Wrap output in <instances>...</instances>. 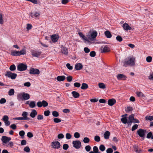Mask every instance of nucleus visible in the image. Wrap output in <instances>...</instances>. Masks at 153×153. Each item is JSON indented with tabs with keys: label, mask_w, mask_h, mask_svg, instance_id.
Returning <instances> with one entry per match:
<instances>
[{
	"label": "nucleus",
	"mask_w": 153,
	"mask_h": 153,
	"mask_svg": "<svg viewBox=\"0 0 153 153\" xmlns=\"http://www.w3.org/2000/svg\"><path fill=\"white\" fill-rule=\"evenodd\" d=\"M146 133V130L142 129H139L137 131V133L138 135L143 139L145 136V134Z\"/></svg>",
	"instance_id": "nucleus-6"
},
{
	"label": "nucleus",
	"mask_w": 153,
	"mask_h": 153,
	"mask_svg": "<svg viewBox=\"0 0 153 153\" xmlns=\"http://www.w3.org/2000/svg\"><path fill=\"white\" fill-rule=\"evenodd\" d=\"M99 149L101 151L103 152L105 150V148L104 145H101L99 146Z\"/></svg>",
	"instance_id": "nucleus-40"
},
{
	"label": "nucleus",
	"mask_w": 153,
	"mask_h": 153,
	"mask_svg": "<svg viewBox=\"0 0 153 153\" xmlns=\"http://www.w3.org/2000/svg\"><path fill=\"white\" fill-rule=\"evenodd\" d=\"M138 127V125L137 124H135L132 127L131 130L132 131H134L137 129Z\"/></svg>",
	"instance_id": "nucleus-57"
},
{
	"label": "nucleus",
	"mask_w": 153,
	"mask_h": 153,
	"mask_svg": "<svg viewBox=\"0 0 153 153\" xmlns=\"http://www.w3.org/2000/svg\"><path fill=\"white\" fill-rule=\"evenodd\" d=\"M51 146L54 149H58L60 147V144L58 141L53 142L52 143Z\"/></svg>",
	"instance_id": "nucleus-10"
},
{
	"label": "nucleus",
	"mask_w": 153,
	"mask_h": 153,
	"mask_svg": "<svg viewBox=\"0 0 153 153\" xmlns=\"http://www.w3.org/2000/svg\"><path fill=\"white\" fill-rule=\"evenodd\" d=\"M116 39L117 41L120 42H121L123 40V38L120 36H117L116 37Z\"/></svg>",
	"instance_id": "nucleus-52"
},
{
	"label": "nucleus",
	"mask_w": 153,
	"mask_h": 153,
	"mask_svg": "<svg viewBox=\"0 0 153 153\" xmlns=\"http://www.w3.org/2000/svg\"><path fill=\"white\" fill-rule=\"evenodd\" d=\"M53 121L56 123H58L61 122V120L58 118H55L53 119Z\"/></svg>",
	"instance_id": "nucleus-45"
},
{
	"label": "nucleus",
	"mask_w": 153,
	"mask_h": 153,
	"mask_svg": "<svg viewBox=\"0 0 153 153\" xmlns=\"http://www.w3.org/2000/svg\"><path fill=\"white\" fill-rule=\"evenodd\" d=\"M81 84L78 82H75L74 84V86L75 87L79 88L80 87Z\"/></svg>",
	"instance_id": "nucleus-63"
},
{
	"label": "nucleus",
	"mask_w": 153,
	"mask_h": 153,
	"mask_svg": "<svg viewBox=\"0 0 153 153\" xmlns=\"http://www.w3.org/2000/svg\"><path fill=\"white\" fill-rule=\"evenodd\" d=\"M101 52L102 53L108 52L110 51L109 48L106 45L102 46L101 48Z\"/></svg>",
	"instance_id": "nucleus-12"
},
{
	"label": "nucleus",
	"mask_w": 153,
	"mask_h": 153,
	"mask_svg": "<svg viewBox=\"0 0 153 153\" xmlns=\"http://www.w3.org/2000/svg\"><path fill=\"white\" fill-rule=\"evenodd\" d=\"M5 145L8 147H12L13 146V143L12 142L10 141L7 144Z\"/></svg>",
	"instance_id": "nucleus-41"
},
{
	"label": "nucleus",
	"mask_w": 153,
	"mask_h": 153,
	"mask_svg": "<svg viewBox=\"0 0 153 153\" xmlns=\"http://www.w3.org/2000/svg\"><path fill=\"white\" fill-rule=\"evenodd\" d=\"M113 150L111 148H109L107 149L106 150L107 153H112Z\"/></svg>",
	"instance_id": "nucleus-64"
},
{
	"label": "nucleus",
	"mask_w": 153,
	"mask_h": 153,
	"mask_svg": "<svg viewBox=\"0 0 153 153\" xmlns=\"http://www.w3.org/2000/svg\"><path fill=\"white\" fill-rule=\"evenodd\" d=\"M29 107L32 108H34L36 106L35 102L34 101H31L29 104Z\"/></svg>",
	"instance_id": "nucleus-30"
},
{
	"label": "nucleus",
	"mask_w": 153,
	"mask_h": 153,
	"mask_svg": "<svg viewBox=\"0 0 153 153\" xmlns=\"http://www.w3.org/2000/svg\"><path fill=\"white\" fill-rule=\"evenodd\" d=\"M5 75L9 78H10L11 79H15L17 75L16 74L12 73L10 71H7L5 73Z\"/></svg>",
	"instance_id": "nucleus-4"
},
{
	"label": "nucleus",
	"mask_w": 153,
	"mask_h": 153,
	"mask_svg": "<svg viewBox=\"0 0 153 153\" xmlns=\"http://www.w3.org/2000/svg\"><path fill=\"white\" fill-rule=\"evenodd\" d=\"M145 119L146 120L152 121L153 120V117L152 116H147L145 117Z\"/></svg>",
	"instance_id": "nucleus-42"
},
{
	"label": "nucleus",
	"mask_w": 153,
	"mask_h": 153,
	"mask_svg": "<svg viewBox=\"0 0 153 153\" xmlns=\"http://www.w3.org/2000/svg\"><path fill=\"white\" fill-rule=\"evenodd\" d=\"M71 135L69 133H67L66 134V138L68 140L70 139L71 137Z\"/></svg>",
	"instance_id": "nucleus-53"
},
{
	"label": "nucleus",
	"mask_w": 153,
	"mask_h": 153,
	"mask_svg": "<svg viewBox=\"0 0 153 153\" xmlns=\"http://www.w3.org/2000/svg\"><path fill=\"white\" fill-rule=\"evenodd\" d=\"M97 33L96 31H93L90 32L88 34L87 36L88 39L91 41H93L97 37Z\"/></svg>",
	"instance_id": "nucleus-3"
},
{
	"label": "nucleus",
	"mask_w": 153,
	"mask_h": 153,
	"mask_svg": "<svg viewBox=\"0 0 153 153\" xmlns=\"http://www.w3.org/2000/svg\"><path fill=\"white\" fill-rule=\"evenodd\" d=\"M134 151L136 152L140 153L142 152V150L137 146H134Z\"/></svg>",
	"instance_id": "nucleus-27"
},
{
	"label": "nucleus",
	"mask_w": 153,
	"mask_h": 153,
	"mask_svg": "<svg viewBox=\"0 0 153 153\" xmlns=\"http://www.w3.org/2000/svg\"><path fill=\"white\" fill-rule=\"evenodd\" d=\"M117 77L118 80H125L127 78L125 75L122 74H118L117 76Z\"/></svg>",
	"instance_id": "nucleus-13"
},
{
	"label": "nucleus",
	"mask_w": 153,
	"mask_h": 153,
	"mask_svg": "<svg viewBox=\"0 0 153 153\" xmlns=\"http://www.w3.org/2000/svg\"><path fill=\"white\" fill-rule=\"evenodd\" d=\"M71 94L73 95L74 97L75 98H78L80 96V95L77 92L74 91L71 92Z\"/></svg>",
	"instance_id": "nucleus-22"
},
{
	"label": "nucleus",
	"mask_w": 153,
	"mask_h": 153,
	"mask_svg": "<svg viewBox=\"0 0 153 153\" xmlns=\"http://www.w3.org/2000/svg\"><path fill=\"white\" fill-rule=\"evenodd\" d=\"M16 69L15 65H11L9 69L11 71H13Z\"/></svg>",
	"instance_id": "nucleus-44"
},
{
	"label": "nucleus",
	"mask_w": 153,
	"mask_h": 153,
	"mask_svg": "<svg viewBox=\"0 0 153 153\" xmlns=\"http://www.w3.org/2000/svg\"><path fill=\"white\" fill-rule=\"evenodd\" d=\"M69 147L68 145L67 144H64L63 146V149L64 150H67Z\"/></svg>",
	"instance_id": "nucleus-55"
},
{
	"label": "nucleus",
	"mask_w": 153,
	"mask_h": 153,
	"mask_svg": "<svg viewBox=\"0 0 153 153\" xmlns=\"http://www.w3.org/2000/svg\"><path fill=\"white\" fill-rule=\"evenodd\" d=\"M58 36L56 35H52L51 38L53 42H55L58 40Z\"/></svg>",
	"instance_id": "nucleus-18"
},
{
	"label": "nucleus",
	"mask_w": 153,
	"mask_h": 153,
	"mask_svg": "<svg viewBox=\"0 0 153 153\" xmlns=\"http://www.w3.org/2000/svg\"><path fill=\"white\" fill-rule=\"evenodd\" d=\"M93 150L94 153H100V152H99L98 148L97 146H94Z\"/></svg>",
	"instance_id": "nucleus-37"
},
{
	"label": "nucleus",
	"mask_w": 153,
	"mask_h": 153,
	"mask_svg": "<svg viewBox=\"0 0 153 153\" xmlns=\"http://www.w3.org/2000/svg\"><path fill=\"white\" fill-rule=\"evenodd\" d=\"M6 101V100L5 98H2L0 100V103L1 104L4 103Z\"/></svg>",
	"instance_id": "nucleus-58"
},
{
	"label": "nucleus",
	"mask_w": 153,
	"mask_h": 153,
	"mask_svg": "<svg viewBox=\"0 0 153 153\" xmlns=\"http://www.w3.org/2000/svg\"><path fill=\"white\" fill-rule=\"evenodd\" d=\"M73 146L76 149H79L81 146V143L78 140L74 141L72 142Z\"/></svg>",
	"instance_id": "nucleus-8"
},
{
	"label": "nucleus",
	"mask_w": 153,
	"mask_h": 153,
	"mask_svg": "<svg viewBox=\"0 0 153 153\" xmlns=\"http://www.w3.org/2000/svg\"><path fill=\"white\" fill-rule=\"evenodd\" d=\"M116 102L115 99H111L108 100V104L110 106H112Z\"/></svg>",
	"instance_id": "nucleus-17"
},
{
	"label": "nucleus",
	"mask_w": 153,
	"mask_h": 153,
	"mask_svg": "<svg viewBox=\"0 0 153 153\" xmlns=\"http://www.w3.org/2000/svg\"><path fill=\"white\" fill-rule=\"evenodd\" d=\"M40 15L39 13L35 12L34 13H31L30 16L33 18H37L39 17Z\"/></svg>",
	"instance_id": "nucleus-16"
},
{
	"label": "nucleus",
	"mask_w": 153,
	"mask_h": 153,
	"mask_svg": "<svg viewBox=\"0 0 153 153\" xmlns=\"http://www.w3.org/2000/svg\"><path fill=\"white\" fill-rule=\"evenodd\" d=\"M94 140L96 142H99L100 140V137L96 135L94 137Z\"/></svg>",
	"instance_id": "nucleus-47"
},
{
	"label": "nucleus",
	"mask_w": 153,
	"mask_h": 153,
	"mask_svg": "<svg viewBox=\"0 0 153 153\" xmlns=\"http://www.w3.org/2000/svg\"><path fill=\"white\" fill-rule=\"evenodd\" d=\"M56 79L58 81H63L65 79V77L64 76H58Z\"/></svg>",
	"instance_id": "nucleus-24"
},
{
	"label": "nucleus",
	"mask_w": 153,
	"mask_h": 153,
	"mask_svg": "<svg viewBox=\"0 0 153 153\" xmlns=\"http://www.w3.org/2000/svg\"><path fill=\"white\" fill-rule=\"evenodd\" d=\"M124 116V115H123L122 116V117H123ZM121 120L124 124H126L127 123V120L126 117H123L121 119Z\"/></svg>",
	"instance_id": "nucleus-34"
},
{
	"label": "nucleus",
	"mask_w": 153,
	"mask_h": 153,
	"mask_svg": "<svg viewBox=\"0 0 153 153\" xmlns=\"http://www.w3.org/2000/svg\"><path fill=\"white\" fill-rule=\"evenodd\" d=\"M4 23V20L3 19L2 15L0 13V24H3Z\"/></svg>",
	"instance_id": "nucleus-50"
},
{
	"label": "nucleus",
	"mask_w": 153,
	"mask_h": 153,
	"mask_svg": "<svg viewBox=\"0 0 153 153\" xmlns=\"http://www.w3.org/2000/svg\"><path fill=\"white\" fill-rule=\"evenodd\" d=\"M24 150L25 152L28 153L30 152V149L28 146H26L24 148Z\"/></svg>",
	"instance_id": "nucleus-51"
},
{
	"label": "nucleus",
	"mask_w": 153,
	"mask_h": 153,
	"mask_svg": "<svg viewBox=\"0 0 153 153\" xmlns=\"http://www.w3.org/2000/svg\"><path fill=\"white\" fill-rule=\"evenodd\" d=\"M52 114L53 117H58L59 115L58 112L56 111H53L52 113Z\"/></svg>",
	"instance_id": "nucleus-35"
},
{
	"label": "nucleus",
	"mask_w": 153,
	"mask_h": 153,
	"mask_svg": "<svg viewBox=\"0 0 153 153\" xmlns=\"http://www.w3.org/2000/svg\"><path fill=\"white\" fill-rule=\"evenodd\" d=\"M37 106L38 107L40 108L42 106L46 107L48 105V102L45 100H43L42 101H39L37 102Z\"/></svg>",
	"instance_id": "nucleus-7"
},
{
	"label": "nucleus",
	"mask_w": 153,
	"mask_h": 153,
	"mask_svg": "<svg viewBox=\"0 0 153 153\" xmlns=\"http://www.w3.org/2000/svg\"><path fill=\"white\" fill-rule=\"evenodd\" d=\"M37 112L36 110L33 109L30 113V115L32 118H34L37 114Z\"/></svg>",
	"instance_id": "nucleus-20"
},
{
	"label": "nucleus",
	"mask_w": 153,
	"mask_h": 153,
	"mask_svg": "<svg viewBox=\"0 0 153 153\" xmlns=\"http://www.w3.org/2000/svg\"><path fill=\"white\" fill-rule=\"evenodd\" d=\"M66 67L69 70H72L73 69V67L69 63H67L66 65Z\"/></svg>",
	"instance_id": "nucleus-62"
},
{
	"label": "nucleus",
	"mask_w": 153,
	"mask_h": 153,
	"mask_svg": "<svg viewBox=\"0 0 153 153\" xmlns=\"http://www.w3.org/2000/svg\"><path fill=\"white\" fill-rule=\"evenodd\" d=\"M19 134L20 136L22 138H24V136L25 134V132L23 130L20 131L19 132Z\"/></svg>",
	"instance_id": "nucleus-36"
},
{
	"label": "nucleus",
	"mask_w": 153,
	"mask_h": 153,
	"mask_svg": "<svg viewBox=\"0 0 153 153\" xmlns=\"http://www.w3.org/2000/svg\"><path fill=\"white\" fill-rule=\"evenodd\" d=\"M50 114V111L49 110L45 111L44 112V114L45 116H48Z\"/></svg>",
	"instance_id": "nucleus-54"
},
{
	"label": "nucleus",
	"mask_w": 153,
	"mask_h": 153,
	"mask_svg": "<svg viewBox=\"0 0 153 153\" xmlns=\"http://www.w3.org/2000/svg\"><path fill=\"white\" fill-rule=\"evenodd\" d=\"M104 34L108 38H111L112 36V35L110 32L108 30H106Z\"/></svg>",
	"instance_id": "nucleus-25"
},
{
	"label": "nucleus",
	"mask_w": 153,
	"mask_h": 153,
	"mask_svg": "<svg viewBox=\"0 0 153 153\" xmlns=\"http://www.w3.org/2000/svg\"><path fill=\"white\" fill-rule=\"evenodd\" d=\"M90 55L92 57H94L96 55V53L94 51H91L90 53Z\"/></svg>",
	"instance_id": "nucleus-56"
},
{
	"label": "nucleus",
	"mask_w": 153,
	"mask_h": 153,
	"mask_svg": "<svg viewBox=\"0 0 153 153\" xmlns=\"http://www.w3.org/2000/svg\"><path fill=\"white\" fill-rule=\"evenodd\" d=\"M27 65L23 63L19 64L17 67L18 70L21 71L26 70L27 69Z\"/></svg>",
	"instance_id": "nucleus-5"
},
{
	"label": "nucleus",
	"mask_w": 153,
	"mask_h": 153,
	"mask_svg": "<svg viewBox=\"0 0 153 153\" xmlns=\"http://www.w3.org/2000/svg\"><path fill=\"white\" fill-rule=\"evenodd\" d=\"M98 85L100 88L102 89H104L105 88V85L102 83H99L98 84Z\"/></svg>",
	"instance_id": "nucleus-38"
},
{
	"label": "nucleus",
	"mask_w": 153,
	"mask_h": 153,
	"mask_svg": "<svg viewBox=\"0 0 153 153\" xmlns=\"http://www.w3.org/2000/svg\"><path fill=\"white\" fill-rule=\"evenodd\" d=\"M11 140V138L6 136H3L1 138V140L4 144H6Z\"/></svg>",
	"instance_id": "nucleus-9"
},
{
	"label": "nucleus",
	"mask_w": 153,
	"mask_h": 153,
	"mask_svg": "<svg viewBox=\"0 0 153 153\" xmlns=\"http://www.w3.org/2000/svg\"><path fill=\"white\" fill-rule=\"evenodd\" d=\"M9 117L7 115H4L3 117L2 120L4 122L5 121H6L8 120Z\"/></svg>",
	"instance_id": "nucleus-61"
},
{
	"label": "nucleus",
	"mask_w": 153,
	"mask_h": 153,
	"mask_svg": "<svg viewBox=\"0 0 153 153\" xmlns=\"http://www.w3.org/2000/svg\"><path fill=\"white\" fill-rule=\"evenodd\" d=\"M30 95L25 92H23L18 94L17 96V99L19 100H27L29 99Z\"/></svg>",
	"instance_id": "nucleus-2"
},
{
	"label": "nucleus",
	"mask_w": 153,
	"mask_h": 153,
	"mask_svg": "<svg viewBox=\"0 0 153 153\" xmlns=\"http://www.w3.org/2000/svg\"><path fill=\"white\" fill-rule=\"evenodd\" d=\"M11 55L13 56H20L19 51H18L16 50L13 51L11 53Z\"/></svg>",
	"instance_id": "nucleus-19"
},
{
	"label": "nucleus",
	"mask_w": 153,
	"mask_h": 153,
	"mask_svg": "<svg viewBox=\"0 0 153 153\" xmlns=\"http://www.w3.org/2000/svg\"><path fill=\"white\" fill-rule=\"evenodd\" d=\"M31 54L33 56L38 57L41 54V53L35 51H32L31 52Z\"/></svg>",
	"instance_id": "nucleus-15"
},
{
	"label": "nucleus",
	"mask_w": 153,
	"mask_h": 153,
	"mask_svg": "<svg viewBox=\"0 0 153 153\" xmlns=\"http://www.w3.org/2000/svg\"><path fill=\"white\" fill-rule=\"evenodd\" d=\"M88 88V84L85 83H82L81 87V89L83 90L86 89Z\"/></svg>",
	"instance_id": "nucleus-31"
},
{
	"label": "nucleus",
	"mask_w": 153,
	"mask_h": 153,
	"mask_svg": "<svg viewBox=\"0 0 153 153\" xmlns=\"http://www.w3.org/2000/svg\"><path fill=\"white\" fill-rule=\"evenodd\" d=\"M123 27L124 29L126 30H130L131 29V27L126 23H125L123 25Z\"/></svg>",
	"instance_id": "nucleus-14"
},
{
	"label": "nucleus",
	"mask_w": 153,
	"mask_h": 153,
	"mask_svg": "<svg viewBox=\"0 0 153 153\" xmlns=\"http://www.w3.org/2000/svg\"><path fill=\"white\" fill-rule=\"evenodd\" d=\"M61 52L62 53L64 54H67L68 53V49L67 48H66L65 47H62L61 48Z\"/></svg>",
	"instance_id": "nucleus-26"
},
{
	"label": "nucleus",
	"mask_w": 153,
	"mask_h": 153,
	"mask_svg": "<svg viewBox=\"0 0 153 153\" xmlns=\"http://www.w3.org/2000/svg\"><path fill=\"white\" fill-rule=\"evenodd\" d=\"M27 112L25 111L22 114V116H23V118H25L24 119L25 120H28L29 119V118L27 117Z\"/></svg>",
	"instance_id": "nucleus-29"
},
{
	"label": "nucleus",
	"mask_w": 153,
	"mask_h": 153,
	"mask_svg": "<svg viewBox=\"0 0 153 153\" xmlns=\"http://www.w3.org/2000/svg\"><path fill=\"white\" fill-rule=\"evenodd\" d=\"M26 53V50L25 49L23 48L20 51H19V54L20 56L22 55H25Z\"/></svg>",
	"instance_id": "nucleus-33"
},
{
	"label": "nucleus",
	"mask_w": 153,
	"mask_h": 153,
	"mask_svg": "<svg viewBox=\"0 0 153 153\" xmlns=\"http://www.w3.org/2000/svg\"><path fill=\"white\" fill-rule=\"evenodd\" d=\"M85 148L86 151L89 152L91 149V147L90 146L88 145L85 146Z\"/></svg>",
	"instance_id": "nucleus-60"
},
{
	"label": "nucleus",
	"mask_w": 153,
	"mask_h": 153,
	"mask_svg": "<svg viewBox=\"0 0 153 153\" xmlns=\"http://www.w3.org/2000/svg\"><path fill=\"white\" fill-rule=\"evenodd\" d=\"M132 108L129 106L127 107V108L125 109V111L126 112H129L130 111H132Z\"/></svg>",
	"instance_id": "nucleus-48"
},
{
	"label": "nucleus",
	"mask_w": 153,
	"mask_h": 153,
	"mask_svg": "<svg viewBox=\"0 0 153 153\" xmlns=\"http://www.w3.org/2000/svg\"><path fill=\"white\" fill-rule=\"evenodd\" d=\"M83 141L85 143H88L90 142V139L88 137H85L83 138Z\"/></svg>",
	"instance_id": "nucleus-43"
},
{
	"label": "nucleus",
	"mask_w": 153,
	"mask_h": 153,
	"mask_svg": "<svg viewBox=\"0 0 153 153\" xmlns=\"http://www.w3.org/2000/svg\"><path fill=\"white\" fill-rule=\"evenodd\" d=\"M14 90L13 89H10L8 92V94L10 96H12L14 95Z\"/></svg>",
	"instance_id": "nucleus-39"
},
{
	"label": "nucleus",
	"mask_w": 153,
	"mask_h": 153,
	"mask_svg": "<svg viewBox=\"0 0 153 153\" xmlns=\"http://www.w3.org/2000/svg\"><path fill=\"white\" fill-rule=\"evenodd\" d=\"M152 58L151 56H148L146 58V61L148 62H150L152 61Z\"/></svg>",
	"instance_id": "nucleus-49"
},
{
	"label": "nucleus",
	"mask_w": 153,
	"mask_h": 153,
	"mask_svg": "<svg viewBox=\"0 0 153 153\" xmlns=\"http://www.w3.org/2000/svg\"><path fill=\"white\" fill-rule=\"evenodd\" d=\"M27 136L29 138H31L33 136V134L31 132H28L27 133Z\"/></svg>",
	"instance_id": "nucleus-59"
},
{
	"label": "nucleus",
	"mask_w": 153,
	"mask_h": 153,
	"mask_svg": "<svg viewBox=\"0 0 153 153\" xmlns=\"http://www.w3.org/2000/svg\"><path fill=\"white\" fill-rule=\"evenodd\" d=\"M29 73L31 74H38L40 73V71L38 69L32 68L30 69Z\"/></svg>",
	"instance_id": "nucleus-11"
},
{
	"label": "nucleus",
	"mask_w": 153,
	"mask_h": 153,
	"mask_svg": "<svg viewBox=\"0 0 153 153\" xmlns=\"http://www.w3.org/2000/svg\"><path fill=\"white\" fill-rule=\"evenodd\" d=\"M82 65L80 63H78L75 65V68L77 70H79L82 69Z\"/></svg>",
	"instance_id": "nucleus-21"
},
{
	"label": "nucleus",
	"mask_w": 153,
	"mask_h": 153,
	"mask_svg": "<svg viewBox=\"0 0 153 153\" xmlns=\"http://www.w3.org/2000/svg\"><path fill=\"white\" fill-rule=\"evenodd\" d=\"M136 93L137 95L139 97L143 98L145 97L143 93L141 92H137Z\"/></svg>",
	"instance_id": "nucleus-32"
},
{
	"label": "nucleus",
	"mask_w": 153,
	"mask_h": 153,
	"mask_svg": "<svg viewBox=\"0 0 153 153\" xmlns=\"http://www.w3.org/2000/svg\"><path fill=\"white\" fill-rule=\"evenodd\" d=\"M79 36L86 41L89 42L88 39L85 37L82 33H79Z\"/></svg>",
	"instance_id": "nucleus-28"
},
{
	"label": "nucleus",
	"mask_w": 153,
	"mask_h": 153,
	"mask_svg": "<svg viewBox=\"0 0 153 153\" xmlns=\"http://www.w3.org/2000/svg\"><path fill=\"white\" fill-rule=\"evenodd\" d=\"M110 135V132L108 131H106L104 134V138L105 139H108L109 138Z\"/></svg>",
	"instance_id": "nucleus-23"
},
{
	"label": "nucleus",
	"mask_w": 153,
	"mask_h": 153,
	"mask_svg": "<svg viewBox=\"0 0 153 153\" xmlns=\"http://www.w3.org/2000/svg\"><path fill=\"white\" fill-rule=\"evenodd\" d=\"M135 58L133 57H129L126 58L123 62V66L127 67L128 66H133L135 65Z\"/></svg>",
	"instance_id": "nucleus-1"
},
{
	"label": "nucleus",
	"mask_w": 153,
	"mask_h": 153,
	"mask_svg": "<svg viewBox=\"0 0 153 153\" xmlns=\"http://www.w3.org/2000/svg\"><path fill=\"white\" fill-rule=\"evenodd\" d=\"M74 136L76 138H78L80 137L79 134L78 132H76L74 134Z\"/></svg>",
	"instance_id": "nucleus-46"
}]
</instances>
